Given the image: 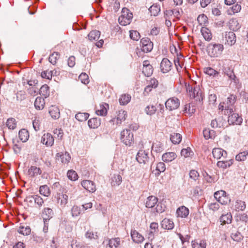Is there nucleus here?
I'll use <instances>...</instances> for the list:
<instances>
[{"mask_svg": "<svg viewBox=\"0 0 248 248\" xmlns=\"http://www.w3.org/2000/svg\"><path fill=\"white\" fill-rule=\"evenodd\" d=\"M236 101V96L231 94L228 98L226 102L219 104L218 108L222 111L224 110V114H230L234 110V104Z\"/></svg>", "mask_w": 248, "mask_h": 248, "instance_id": "obj_1", "label": "nucleus"}, {"mask_svg": "<svg viewBox=\"0 0 248 248\" xmlns=\"http://www.w3.org/2000/svg\"><path fill=\"white\" fill-rule=\"evenodd\" d=\"M187 94L191 98H194L197 101H201L203 100V93L199 86L195 85H186Z\"/></svg>", "mask_w": 248, "mask_h": 248, "instance_id": "obj_2", "label": "nucleus"}, {"mask_svg": "<svg viewBox=\"0 0 248 248\" xmlns=\"http://www.w3.org/2000/svg\"><path fill=\"white\" fill-rule=\"evenodd\" d=\"M224 49V46L222 44L211 43L208 45L207 51L211 57L216 58L222 54Z\"/></svg>", "mask_w": 248, "mask_h": 248, "instance_id": "obj_3", "label": "nucleus"}, {"mask_svg": "<svg viewBox=\"0 0 248 248\" xmlns=\"http://www.w3.org/2000/svg\"><path fill=\"white\" fill-rule=\"evenodd\" d=\"M133 18V14L126 8H123L121 15L119 16L118 21L122 26L129 24Z\"/></svg>", "mask_w": 248, "mask_h": 248, "instance_id": "obj_4", "label": "nucleus"}, {"mask_svg": "<svg viewBox=\"0 0 248 248\" xmlns=\"http://www.w3.org/2000/svg\"><path fill=\"white\" fill-rule=\"evenodd\" d=\"M121 140L124 144L130 146L134 141L133 133L129 129H124L121 133Z\"/></svg>", "mask_w": 248, "mask_h": 248, "instance_id": "obj_5", "label": "nucleus"}, {"mask_svg": "<svg viewBox=\"0 0 248 248\" xmlns=\"http://www.w3.org/2000/svg\"><path fill=\"white\" fill-rule=\"evenodd\" d=\"M158 85V81L155 78H151L146 81V85L144 88L143 94L144 96H148L152 91L156 88Z\"/></svg>", "mask_w": 248, "mask_h": 248, "instance_id": "obj_6", "label": "nucleus"}, {"mask_svg": "<svg viewBox=\"0 0 248 248\" xmlns=\"http://www.w3.org/2000/svg\"><path fill=\"white\" fill-rule=\"evenodd\" d=\"M180 100L175 97L169 98L165 102L166 108L170 111L177 109L180 106Z\"/></svg>", "mask_w": 248, "mask_h": 248, "instance_id": "obj_7", "label": "nucleus"}, {"mask_svg": "<svg viewBox=\"0 0 248 248\" xmlns=\"http://www.w3.org/2000/svg\"><path fill=\"white\" fill-rule=\"evenodd\" d=\"M223 73L225 75H226L230 80H231L230 85H234L236 88L239 89L241 87V84L239 82V79L236 78L234 75L233 71L229 70L227 71L226 69L223 71Z\"/></svg>", "mask_w": 248, "mask_h": 248, "instance_id": "obj_8", "label": "nucleus"}, {"mask_svg": "<svg viewBox=\"0 0 248 248\" xmlns=\"http://www.w3.org/2000/svg\"><path fill=\"white\" fill-rule=\"evenodd\" d=\"M140 45L141 50L145 53H148L153 49V43L148 38H143L140 40Z\"/></svg>", "mask_w": 248, "mask_h": 248, "instance_id": "obj_9", "label": "nucleus"}, {"mask_svg": "<svg viewBox=\"0 0 248 248\" xmlns=\"http://www.w3.org/2000/svg\"><path fill=\"white\" fill-rule=\"evenodd\" d=\"M164 14L166 18L172 19L173 21L179 20L181 16V12L178 9L167 10Z\"/></svg>", "mask_w": 248, "mask_h": 248, "instance_id": "obj_10", "label": "nucleus"}, {"mask_svg": "<svg viewBox=\"0 0 248 248\" xmlns=\"http://www.w3.org/2000/svg\"><path fill=\"white\" fill-rule=\"evenodd\" d=\"M136 160L140 164H146L149 161L148 153L145 150H140L136 155Z\"/></svg>", "mask_w": 248, "mask_h": 248, "instance_id": "obj_11", "label": "nucleus"}, {"mask_svg": "<svg viewBox=\"0 0 248 248\" xmlns=\"http://www.w3.org/2000/svg\"><path fill=\"white\" fill-rule=\"evenodd\" d=\"M172 67V63L167 58L162 59L160 65V71L163 73H167L170 71Z\"/></svg>", "mask_w": 248, "mask_h": 248, "instance_id": "obj_12", "label": "nucleus"}, {"mask_svg": "<svg viewBox=\"0 0 248 248\" xmlns=\"http://www.w3.org/2000/svg\"><path fill=\"white\" fill-rule=\"evenodd\" d=\"M234 110L231 114H227L229 116L228 121L231 124H240L242 123L243 119L238 113L234 112Z\"/></svg>", "mask_w": 248, "mask_h": 248, "instance_id": "obj_13", "label": "nucleus"}, {"mask_svg": "<svg viewBox=\"0 0 248 248\" xmlns=\"http://www.w3.org/2000/svg\"><path fill=\"white\" fill-rule=\"evenodd\" d=\"M212 155L215 159L217 160L226 158L227 153L226 151L220 148H215L212 150Z\"/></svg>", "mask_w": 248, "mask_h": 248, "instance_id": "obj_14", "label": "nucleus"}, {"mask_svg": "<svg viewBox=\"0 0 248 248\" xmlns=\"http://www.w3.org/2000/svg\"><path fill=\"white\" fill-rule=\"evenodd\" d=\"M126 117V111L121 109L118 111L116 118L112 119L111 121L115 123L116 125H120L122 122L125 121Z\"/></svg>", "mask_w": 248, "mask_h": 248, "instance_id": "obj_15", "label": "nucleus"}, {"mask_svg": "<svg viewBox=\"0 0 248 248\" xmlns=\"http://www.w3.org/2000/svg\"><path fill=\"white\" fill-rule=\"evenodd\" d=\"M225 44L232 46L236 43V38L235 33L232 31L226 32L225 33Z\"/></svg>", "mask_w": 248, "mask_h": 248, "instance_id": "obj_16", "label": "nucleus"}, {"mask_svg": "<svg viewBox=\"0 0 248 248\" xmlns=\"http://www.w3.org/2000/svg\"><path fill=\"white\" fill-rule=\"evenodd\" d=\"M53 137L50 133L44 134L41 138V142L47 146H51L54 144Z\"/></svg>", "mask_w": 248, "mask_h": 248, "instance_id": "obj_17", "label": "nucleus"}, {"mask_svg": "<svg viewBox=\"0 0 248 248\" xmlns=\"http://www.w3.org/2000/svg\"><path fill=\"white\" fill-rule=\"evenodd\" d=\"M142 72L147 77H149L153 74V67L148 60L143 62Z\"/></svg>", "mask_w": 248, "mask_h": 248, "instance_id": "obj_18", "label": "nucleus"}, {"mask_svg": "<svg viewBox=\"0 0 248 248\" xmlns=\"http://www.w3.org/2000/svg\"><path fill=\"white\" fill-rule=\"evenodd\" d=\"M56 158L63 164H67L71 160V156L67 152L59 153L56 155Z\"/></svg>", "mask_w": 248, "mask_h": 248, "instance_id": "obj_19", "label": "nucleus"}, {"mask_svg": "<svg viewBox=\"0 0 248 248\" xmlns=\"http://www.w3.org/2000/svg\"><path fill=\"white\" fill-rule=\"evenodd\" d=\"M82 186L87 191L93 193L96 190V187L94 183L90 180H85L81 182Z\"/></svg>", "mask_w": 248, "mask_h": 248, "instance_id": "obj_20", "label": "nucleus"}, {"mask_svg": "<svg viewBox=\"0 0 248 248\" xmlns=\"http://www.w3.org/2000/svg\"><path fill=\"white\" fill-rule=\"evenodd\" d=\"M189 214V209L183 205L179 207L176 210V214L177 217L186 218L187 217Z\"/></svg>", "mask_w": 248, "mask_h": 248, "instance_id": "obj_21", "label": "nucleus"}, {"mask_svg": "<svg viewBox=\"0 0 248 248\" xmlns=\"http://www.w3.org/2000/svg\"><path fill=\"white\" fill-rule=\"evenodd\" d=\"M109 106L107 103H102L96 108V113L98 115L105 116L107 114Z\"/></svg>", "mask_w": 248, "mask_h": 248, "instance_id": "obj_22", "label": "nucleus"}, {"mask_svg": "<svg viewBox=\"0 0 248 248\" xmlns=\"http://www.w3.org/2000/svg\"><path fill=\"white\" fill-rule=\"evenodd\" d=\"M196 110V107L193 104H187L184 108L183 112L186 116H190L194 114Z\"/></svg>", "mask_w": 248, "mask_h": 248, "instance_id": "obj_23", "label": "nucleus"}, {"mask_svg": "<svg viewBox=\"0 0 248 248\" xmlns=\"http://www.w3.org/2000/svg\"><path fill=\"white\" fill-rule=\"evenodd\" d=\"M131 236L133 241L136 243H141L144 240V237L136 230L131 231Z\"/></svg>", "mask_w": 248, "mask_h": 248, "instance_id": "obj_24", "label": "nucleus"}, {"mask_svg": "<svg viewBox=\"0 0 248 248\" xmlns=\"http://www.w3.org/2000/svg\"><path fill=\"white\" fill-rule=\"evenodd\" d=\"M158 198L154 196H150L147 198L145 204L147 208L154 207L158 202Z\"/></svg>", "mask_w": 248, "mask_h": 248, "instance_id": "obj_25", "label": "nucleus"}, {"mask_svg": "<svg viewBox=\"0 0 248 248\" xmlns=\"http://www.w3.org/2000/svg\"><path fill=\"white\" fill-rule=\"evenodd\" d=\"M108 245L110 248H121V240L119 237L109 239Z\"/></svg>", "mask_w": 248, "mask_h": 248, "instance_id": "obj_26", "label": "nucleus"}, {"mask_svg": "<svg viewBox=\"0 0 248 248\" xmlns=\"http://www.w3.org/2000/svg\"><path fill=\"white\" fill-rule=\"evenodd\" d=\"M162 228L166 230H171L174 227V224L172 220L165 218L161 223Z\"/></svg>", "mask_w": 248, "mask_h": 248, "instance_id": "obj_27", "label": "nucleus"}, {"mask_svg": "<svg viewBox=\"0 0 248 248\" xmlns=\"http://www.w3.org/2000/svg\"><path fill=\"white\" fill-rule=\"evenodd\" d=\"M164 150V146L162 143L159 141L156 140L154 141L152 144V152L156 153L162 152Z\"/></svg>", "mask_w": 248, "mask_h": 248, "instance_id": "obj_28", "label": "nucleus"}, {"mask_svg": "<svg viewBox=\"0 0 248 248\" xmlns=\"http://www.w3.org/2000/svg\"><path fill=\"white\" fill-rule=\"evenodd\" d=\"M177 155L174 152H168L162 155V160L165 162H170L174 160Z\"/></svg>", "mask_w": 248, "mask_h": 248, "instance_id": "obj_29", "label": "nucleus"}, {"mask_svg": "<svg viewBox=\"0 0 248 248\" xmlns=\"http://www.w3.org/2000/svg\"><path fill=\"white\" fill-rule=\"evenodd\" d=\"M53 212L50 208H45L42 213V217L45 223L47 220H49L52 217Z\"/></svg>", "mask_w": 248, "mask_h": 248, "instance_id": "obj_30", "label": "nucleus"}, {"mask_svg": "<svg viewBox=\"0 0 248 248\" xmlns=\"http://www.w3.org/2000/svg\"><path fill=\"white\" fill-rule=\"evenodd\" d=\"M28 173L30 177H34L38 175H40L42 173V170L39 168L32 166L29 169Z\"/></svg>", "mask_w": 248, "mask_h": 248, "instance_id": "obj_31", "label": "nucleus"}, {"mask_svg": "<svg viewBox=\"0 0 248 248\" xmlns=\"http://www.w3.org/2000/svg\"><path fill=\"white\" fill-rule=\"evenodd\" d=\"M246 208V204L244 201L237 200L234 203V209L237 212L243 211Z\"/></svg>", "mask_w": 248, "mask_h": 248, "instance_id": "obj_32", "label": "nucleus"}, {"mask_svg": "<svg viewBox=\"0 0 248 248\" xmlns=\"http://www.w3.org/2000/svg\"><path fill=\"white\" fill-rule=\"evenodd\" d=\"M58 203L63 208L68 202V196L65 194H59L57 198Z\"/></svg>", "mask_w": 248, "mask_h": 248, "instance_id": "obj_33", "label": "nucleus"}, {"mask_svg": "<svg viewBox=\"0 0 248 248\" xmlns=\"http://www.w3.org/2000/svg\"><path fill=\"white\" fill-rule=\"evenodd\" d=\"M229 27L231 30L236 31L241 28V25L236 18H232L229 21Z\"/></svg>", "mask_w": 248, "mask_h": 248, "instance_id": "obj_34", "label": "nucleus"}, {"mask_svg": "<svg viewBox=\"0 0 248 248\" xmlns=\"http://www.w3.org/2000/svg\"><path fill=\"white\" fill-rule=\"evenodd\" d=\"M233 163V159H230L228 160H220L217 162V165L218 167L222 169H226L230 167Z\"/></svg>", "mask_w": 248, "mask_h": 248, "instance_id": "obj_35", "label": "nucleus"}, {"mask_svg": "<svg viewBox=\"0 0 248 248\" xmlns=\"http://www.w3.org/2000/svg\"><path fill=\"white\" fill-rule=\"evenodd\" d=\"M45 105V99L41 97H37L34 102V107L38 110L44 108Z\"/></svg>", "mask_w": 248, "mask_h": 248, "instance_id": "obj_36", "label": "nucleus"}, {"mask_svg": "<svg viewBox=\"0 0 248 248\" xmlns=\"http://www.w3.org/2000/svg\"><path fill=\"white\" fill-rule=\"evenodd\" d=\"M219 219L221 224H230L232 221V216L231 213H228L226 214L222 215Z\"/></svg>", "mask_w": 248, "mask_h": 248, "instance_id": "obj_37", "label": "nucleus"}, {"mask_svg": "<svg viewBox=\"0 0 248 248\" xmlns=\"http://www.w3.org/2000/svg\"><path fill=\"white\" fill-rule=\"evenodd\" d=\"M49 113L51 117L54 119H58L60 117V113L59 109L55 106H51L49 108Z\"/></svg>", "mask_w": 248, "mask_h": 248, "instance_id": "obj_38", "label": "nucleus"}, {"mask_svg": "<svg viewBox=\"0 0 248 248\" xmlns=\"http://www.w3.org/2000/svg\"><path fill=\"white\" fill-rule=\"evenodd\" d=\"M100 120L97 118H93L90 119L88 122V124L91 128H97L100 125Z\"/></svg>", "mask_w": 248, "mask_h": 248, "instance_id": "obj_39", "label": "nucleus"}, {"mask_svg": "<svg viewBox=\"0 0 248 248\" xmlns=\"http://www.w3.org/2000/svg\"><path fill=\"white\" fill-rule=\"evenodd\" d=\"M18 136L22 142H26L29 138V133L27 130L22 129L19 131Z\"/></svg>", "mask_w": 248, "mask_h": 248, "instance_id": "obj_40", "label": "nucleus"}, {"mask_svg": "<svg viewBox=\"0 0 248 248\" xmlns=\"http://www.w3.org/2000/svg\"><path fill=\"white\" fill-rule=\"evenodd\" d=\"M201 33L206 41H210L212 39V33L211 31L206 27H202L201 30Z\"/></svg>", "mask_w": 248, "mask_h": 248, "instance_id": "obj_41", "label": "nucleus"}, {"mask_svg": "<svg viewBox=\"0 0 248 248\" xmlns=\"http://www.w3.org/2000/svg\"><path fill=\"white\" fill-rule=\"evenodd\" d=\"M204 72L209 76L217 77L219 75V72L210 67L204 68Z\"/></svg>", "mask_w": 248, "mask_h": 248, "instance_id": "obj_42", "label": "nucleus"}, {"mask_svg": "<svg viewBox=\"0 0 248 248\" xmlns=\"http://www.w3.org/2000/svg\"><path fill=\"white\" fill-rule=\"evenodd\" d=\"M152 16H157L160 12V7L156 3L153 4L149 9Z\"/></svg>", "mask_w": 248, "mask_h": 248, "instance_id": "obj_43", "label": "nucleus"}, {"mask_svg": "<svg viewBox=\"0 0 248 248\" xmlns=\"http://www.w3.org/2000/svg\"><path fill=\"white\" fill-rule=\"evenodd\" d=\"M131 95L128 94H122L119 99L120 104L122 105H125L131 100Z\"/></svg>", "mask_w": 248, "mask_h": 248, "instance_id": "obj_44", "label": "nucleus"}, {"mask_svg": "<svg viewBox=\"0 0 248 248\" xmlns=\"http://www.w3.org/2000/svg\"><path fill=\"white\" fill-rule=\"evenodd\" d=\"M31 231L30 227L28 226H25L22 225H21L17 230V232L19 233L24 235H29L31 233Z\"/></svg>", "mask_w": 248, "mask_h": 248, "instance_id": "obj_45", "label": "nucleus"}, {"mask_svg": "<svg viewBox=\"0 0 248 248\" xmlns=\"http://www.w3.org/2000/svg\"><path fill=\"white\" fill-rule=\"evenodd\" d=\"M88 38L90 41H96L98 40L100 36V32L98 31L93 30L91 31L88 34Z\"/></svg>", "mask_w": 248, "mask_h": 248, "instance_id": "obj_46", "label": "nucleus"}, {"mask_svg": "<svg viewBox=\"0 0 248 248\" xmlns=\"http://www.w3.org/2000/svg\"><path fill=\"white\" fill-rule=\"evenodd\" d=\"M248 155V150L241 152L235 156V160L238 161H244Z\"/></svg>", "mask_w": 248, "mask_h": 248, "instance_id": "obj_47", "label": "nucleus"}, {"mask_svg": "<svg viewBox=\"0 0 248 248\" xmlns=\"http://www.w3.org/2000/svg\"><path fill=\"white\" fill-rule=\"evenodd\" d=\"M39 192L40 194L46 197H48L50 194V190L47 186L43 185L40 187Z\"/></svg>", "mask_w": 248, "mask_h": 248, "instance_id": "obj_48", "label": "nucleus"}, {"mask_svg": "<svg viewBox=\"0 0 248 248\" xmlns=\"http://www.w3.org/2000/svg\"><path fill=\"white\" fill-rule=\"evenodd\" d=\"M89 117L88 113L78 112L76 114L75 118L79 122H84L87 120Z\"/></svg>", "mask_w": 248, "mask_h": 248, "instance_id": "obj_49", "label": "nucleus"}, {"mask_svg": "<svg viewBox=\"0 0 248 248\" xmlns=\"http://www.w3.org/2000/svg\"><path fill=\"white\" fill-rule=\"evenodd\" d=\"M170 139L174 144H178L182 140V136L179 133H173L171 135Z\"/></svg>", "mask_w": 248, "mask_h": 248, "instance_id": "obj_50", "label": "nucleus"}, {"mask_svg": "<svg viewBox=\"0 0 248 248\" xmlns=\"http://www.w3.org/2000/svg\"><path fill=\"white\" fill-rule=\"evenodd\" d=\"M203 134L204 138L206 140L213 139L215 137V132L214 130L209 129H205L203 131Z\"/></svg>", "mask_w": 248, "mask_h": 248, "instance_id": "obj_51", "label": "nucleus"}, {"mask_svg": "<svg viewBox=\"0 0 248 248\" xmlns=\"http://www.w3.org/2000/svg\"><path fill=\"white\" fill-rule=\"evenodd\" d=\"M166 170V166L163 162H160L157 164L156 166L155 170L156 172L155 173L156 175L158 176L161 172H164Z\"/></svg>", "mask_w": 248, "mask_h": 248, "instance_id": "obj_52", "label": "nucleus"}, {"mask_svg": "<svg viewBox=\"0 0 248 248\" xmlns=\"http://www.w3.org/2000/svg\"><path fill=\"white\" fill-rule=\"evenodd\" d=\"M39 91L40 94L46 98L49 94V87L46 84H45L40 88Z\"/></svg>", "mask_w": 248, "mask_h": 248, "instance_id": "obj_53", "label": "nucleus"}, {"mask_svg": "<svg viewBox=\"0 0 248 248\" xmlns=\"http://www.w3.org/2000/svg\"><path fill=\"white\" fill-rule=\"evenodd\" d=\"M199 24L202 26H205L208 22V18L204 14L199 15L197 17Z\"/></svg>", "mask_w": 248, "mask_h": 248, "instance_id": "obj_54", "label": "nucleus"}, {"mask_svg": "<svg viewBox=\"0 0 248 248\" xmlns=\"http://www.w3.org/2000/svg\"><path fill=\"white\" fill-rule=\"evenodd\" d=\"M34 198V202L37 207L40 208L44 203L43 199L38 195H33Z\"/></svg>", "mask_w": 248, "mask_h": 248, "instance_id": "obj_55", "label": "nucleus"}, {"mask_svg": "<svg viewBox=\"0 0 248 248\" xmlns=\"http://www.w3.org/2000/svg\"><path fill=\"white\" fill-rule=\"evenodd\" d=\"M60 58V55L58 52H54L49 57V61L52 64L54 65L56 63L57 60Z\"/></svg>", "mask_w": 248, "mask_h": 248, "instance_id": "obj_56", "label": "nucleus"}, {"mask_svg": "<svg viewBox=\"0 0 248 248\" xmlns=\"http://www.w3.org/2000/svg\"><path fill=\"white\" fill-rule=\"evenodd\" d=\"M192 247L193 248H206V243L205 240H201L199 243L192 241Z\"/></svg>", "mask_w": 248, "mask_h": 248, "instance_id": "obj_57", "label": "nucleus"}, {"mask_svg": "<svg viewBox=\"0 0 248 248\" xmlns=\"http://www.w3.org/2000/svg\"><path fill=\"white\" fill-rule=\"evenodd\" d=\"M189 178L194 181H196L199 180V178L200 177L199 173L198 172V171L195 170H191L189 171Z\"/></svg>", "mask_w": 248, "mask_h": 248, "instance_id": "obj_58", "label": "nucleus"}, {"mask_svg": "<svg viewBox=\"0 0 248 248\" xmlns=\"http://www.w3.org/2000/svg\"><path fill=\"white\" fill-rule=\"evenodd\" d=\"M192 154L193 152L189 147L183 149L181 152V155L185 158L191 156L192 155Z\"/></svg>", "mask_w": 248, "mask_h": 248, "instance_id": "obj_59", "label": "nucleus"}, {"mask_svg": "<svg viewBox=\"0 0 248 248\" xmlns=\"http://www.w3.org/2000/svg\"><path fill=\"white\" fill-rule=\"evenodd\" d=\"M122 181V176L119 174H117L113 176L111 184L112 186H119L121 184Z\"/></svg>", "mask_w": 248, "mask_h": 248, "instance_id": "obj_60", "label": "nucleus"}, {"mask_svg": "<svg viewBox=\"0 0 248 248\" xmlns=\"http://www.w3.org/2000/svg\"><path fill=\"white\" fill-rule=\"evenodd\" d=\"M156 111L155 106L153 105H149L145 108V112L146 113L149 115H153Z\"/></svg>", "mask_w": 248, "mask_h": 248, "instance_id": "obj_61", "label": "nucleus"}, {"mask_svg": "<svg viewBox=\"0 0 248 248\" xmlns=\"http://www.w3.org/2000/svg\"><path fill=\"white\" fill-rule=\"evenodd\" d=\"M6 124L8 128L10 129H15L16 125V120L14 118L8 119L6 122Z\"/></svg>", "mask_w": 248, "mask_h": 248, "instance_id": "obj_62", "label": "nucleus"}, {"mask_svg": "<svg viewBox=\"0 0 248 248\" xmlns=\"http://www.w3.org/2000/svg\"><path fill=\"white\" fill-rule=\"evenodd\" d=\"M68 178L72 181H76L78 178L77 172L73 170H68L67 173Z\"/></svg>", "mask_w": 248, "mask_h": 248, "instance_id": "obj_63", "label": "nucleus"}, {"mask_svg": "<svg viewBox=\"0 0 248 248\" xmlns=\"http://www.w3.org/2000/svg\"><path fill=\"white\" fill-rule=\"evenodd\" d=\"M236 220L247 222L248 221V215L246 213H240L236 216Z\"/></svg>", "mask_w": 248, "mask_h": 248, "instance_id": "obj_64", "label": "nucleus"}]
</instances>
